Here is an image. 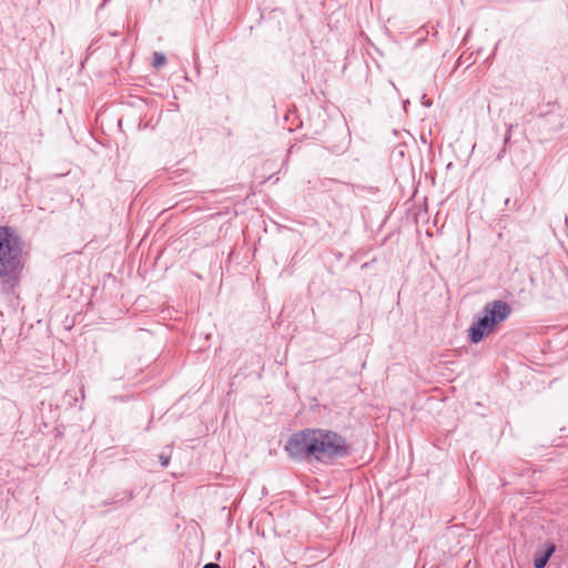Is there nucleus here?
I'll list each match as a JSON object with an SVG mask.
<instances>
[{"mask_svg": "<svg viewBox=\"0 0 568 568\" xmlns=\"http://www.w3.org/2000/svg\"><path fill=\"white\" fill-rule=\"evenodd\" d=\"M285 452L295 460L331 462L348 454L346 440L325 429H304L294 433L285 444Z\"/></svg>", "mask_w": 568, "mask_h": 568, "instance_id": "1", "label": "nucleus"}, {"mask_svg": "<svg viewBox=\"0 0 568 568\" xmlns=\"http://www.w3.org/2000/svg\"><path fill=\"white\" fill-rule=\"evenodd\" d=\"M510 312V306L504 301L487 303L483 310V315L471 324L468 331L470 342L477 344L493 334L498 325L508 318Z\"/></svg>", "mask_w": 568, "mask_h": 568, "instance_id": "2", "label": "nucleus"}, {"mask_svg": "<svg viewBox=\"0 0 568 568\" xmlns=\"http://www.w3.org/2000/svg\"><path fill=\"white\" fill-rule=\"evenodd\" d=\"M20 239L8 227L0 226V278H17L22 267Z\"/></svg>", "mask_w": 568, "mask_h": 568, "instance_id": "3", "label": "nucleus"}, {"mask_svg": "<svg viewBox=\"0 0 568 568\" xmlns=\"http://www.w3.org/2000/svg\"><path fill=\"white\" fill-rule=\"evenodd\" d=\"M555 551V546L554 545H549L546 550H544L542 552H538L535 555V558H534V566L535 568H544L549 558L551 557V555L554 554Z\"/></svg>", "mask_w": 568, "mask_h": 568, "instance_id": "4", "label": "nucleus"}, {"mask_svg": "<svg viewBox=\"0 0 568 568\" xmlns=\"http://www.w3.org/2000/svg\"><path fill=\"white\" fill-rule=\"evenodd\" d=\"M165 63V57L162 53L155 52L153 54V64L159 68Z\"/></svg>", "mask_w": 568, "mask_h": 568, "instance_id": "5", "label": "nucleus"}, {"mask_svg": "<svg viewBox=\"0 0 568 568\" xmlns=\"http://www.w3.org/2000/svg\"><path fill=\"white\" fill-rule=\"evenodd\" d=\"M160 460L163 467H166L169 465V457L160 455Z\"/></svg>", "mask_w": 568, "mask_h": 568, "instance_id": "6", "label": "nucleus"}, {"mask_svg": "<svg viewBox=\"0 0 568 568\" xmlns=\"http://www.w3.org/2000/svg\"><path fill=\"white\" fill-rule=\"evenodd\" d=\"M203 568H221V567L217 564L210 562V564L204 565Z\"/></svg>", "mask_w": 568, "mask_h": 568, "instance_id": "7", "label": "nucleus"}]
</instances>
